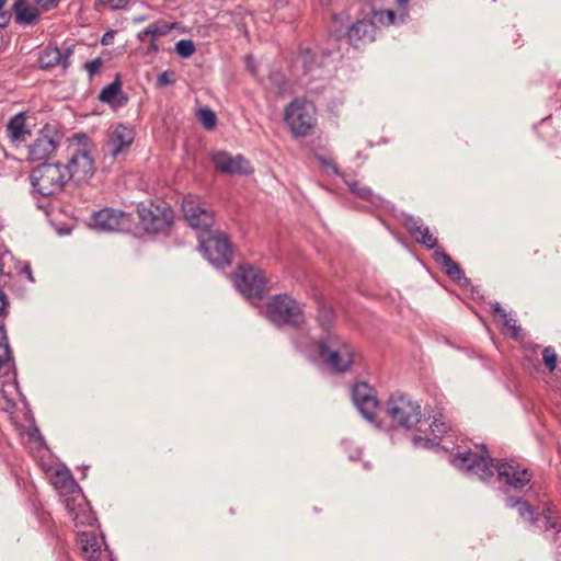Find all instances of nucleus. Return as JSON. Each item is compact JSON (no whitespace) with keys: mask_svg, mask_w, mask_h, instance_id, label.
I'll list each match as a JSON object with an SVG mask.
<instances>
[{"mask_svg":"<svg viewBox=\"0 0 561 561\" xmlns=\"http://www.w3.org/2000/svg\"><path fill=\"white\" fill-rule=\"evenodd\" d=\"M318 353L323 363L335 373L350 370L355 359L354 347L331 333L318 342Z\"/></svg>","mask_w":561,"mask_h":561,"instance_id":"f257e3e1","label":"nucleus"},{"mask_svg":"<svg viewBox=\"0 0 561 561\" xmlns=\"http://www.w3.org/2000/svg\"><path fill=\"white\" fill-rule=\"evenodd\" d=\"M30 179L34 190L42 196L60 193L69 181L60 163L39 164L32 170Z\"/></svg>","mask_w":561,"mask_h":561,"instance_id":"f03ea898","label":"nucleus"},{"mask_svg":"<svg viewBox=\"0 0 561 561\" xmlns=\"http://www.w3.org/2000/svg\"><path fill=\"white\" fill-rule=\"evenodd\" d=\"M265 314L279 327H299L305 321L301 306L288 295L272 296L267 300Z\"/></svg>","mask_w":561,"mask_h":561,"instance_id":"7ed1b4c3","label":"nucleus"},{"mask_svg":"<svg viewBox=\"0 0 561 561\" xmlns=\"http://www.w3.org/2000/svg\"><path fill=\"white\" fill-rule=\"evenodd\" d=\"M386 413L394 426L410 430L420 423L422 408L409 396L394 393L387 401Z\"/></svg>","mask_w":561,"mask_h":561,"instance_id":"20e7f679","label":"nucleus"},{"mask_svg":"<svg viewBox=\"0 0 561 561\" xmlns=\"http://www.w3.org/2000/svg\"><path fill=\"white\" fill-rule=\"evenodd\" d=\"M284 121L294 137H305L316 126V107L304 98L295 99L285 107Z\"/></svg>","mask_w":561,"mask_h":561,"instance_id":"39448f33","label":"nucleus"},{"mask_svg":"<svg viewBox=\"0 0 561 561\" xmlns=\"http://www.w3.org/2000/svg\"><path fill=\"white\" fill-rule=\"evenodd\" d=\"M139 222L150 233L165 232L173 222V210L164 203L146 202L137 206Z\"/></svg>","mask_w":561,"mask_h":561,"instance_id":"423d86ee","label":"nucleus"},{"mask_svg":"<svg viewBox=\"0 0 561 561\" xmlns=\"http://www.w3.org/2000/svg\"><path fill=\"white\" fill-rule=\"evenodd\" d=\"M68 152L69 159L65 172L69 180L80 183L90 179L95 171L90 146L87 142H75L68 147Z\"/></svg>","mask_w":561,"mask_h":561,"instance_id":"0eeeda50","label":"nucleus"},{"mask_svg":"<svg viewBox=\"0 0 561 561\" xmlns=\"http://www.w3.org/2000/svg\"><path fill=\"white\" fill-rule=\"evenodd\" d=\"M453 463L460 470L477 476L481 481H486L494 474L493 460L485 449L481 453H460L453 458Z\"/></svg>","mask_w":561,"mask_h":561,"instance_id":"6e6552de","label":"nucleus"},{"mask_svg":"<svg viewBox=\"0 0 561 561\" xmlns=\"http://www.w3.org/2000/svg\"><path fill=\"white\" fill-rule=\"evenodd\" d=\"M207 237L199 236L201 249L208 261L215 265H227L231 262L232 249L227 236L222 232L206 231Z\"/></svg>","mask_w":561,"mask_h":561,"instance_id":"1a4fd4ad","label":"nucleus"},{"mask_svg":"<svg viewBox=\"0 0 561 561\" xmlns=\"http://www.w3.org/2000/svg\"><path fill=\"white\" fill-rule=\"evenodd\" d=\"M234 284L237 289L248 298H259L267 289L264 273L252 265H241L238 268Z\"/></svg>","mask_w":561,"mask_h":561,"instance_id":"9d476101","label":"nucleus"},{"mask_svg":"<svg viewBox=\"0 0 561 561\" xmlns=\"http://www.w3.org/2000/svg\"><path fill=\"white\" fill-rule=\"evenodd\" d=\"M182 211L187 224L202 231H208L214 225V213L197 195H187L182 202Z\"/></svg>","mask_w":561,"mask_h":561,"instance_id":"9b49d317","label":"nucleus"},{"mask_svg":"<svg viewBox=\"0 0 561 561\" xmlns=\"http://www.w3.org/2000/svg\"><path fill=\"white\" fill-rule=\"evenodd\" d=\"M130 222V215L112 207H105L91 217L90 225L99 231H119Z\"/></svg>","mask_w":561,"mask_h":561,"instance_id":"f8f14e48","label":"nucleus"},{"mask_svg":"<svg viewBox=\"0 0 561 561\" xmlns=\"http://www.w3.org/2000/svg\"><path fill=\"white\" fill-rule=\"evenodd\" d=\"M352 401L359 413L367 420L376 417L378 399L376 391L367 382H356L352 388Z\"/></svg>","mask_w":561,"mask_h":561,"instance_id":"ddd939ff","label":"nucleus"},{"mask_svg":"<svg viewBox=\"0 0 561 561\" xmlns=\"http://www.w3.org/2000/svg\"><path fill=\"white\" fill-rule=\"evenodd\" d=\"M61 496L64 497L66 510L71 515L77 526L92 523V512L79 486Z\"/></svg>","mask_w":561,"mask_h":561,"instance_id":"4468645a","label":"nucleus"},{"mask_svg":"<svg viewBox=\"0 0 561 561\" xmlns=\"http://www.w3.org/2000/svg\"><path fill=\"white\" fill-rule=\"evenodd\" d=\"M59 144V137L54 128H44L28 146L27 160L39 161L50 157Z\"/></svg>","mask_w":561,"mask_h":561,"instance_id":"2eb2a0df","label":"nucleus"},{"mask_svg":"<svg viewBox=\"0 0 561 561\" xmlns=\"http://www.w3.org/2000/svg\"><path fill=\"white\" fill-rule=\"evenodd\" d=\"M496 471L500 481L514 489L524 488L533 478V473L527 468L514 460L499 463Z\"/></svg>","mask_w":561,"mask_h":561,"instance_id":"dca6fc26","label":"nucleus"},{"mask_svg":"<svg viewBox=\"0 0 561 561\" xmlns=\"http://www.w3.org/2000/svg\"><path fill=\"white\" fill-rule=\"evenodd\" d=\"M215 168L226 174H250L253 172L251 163L242 156H232L227 151L211 153Z\"/></svg>","mask_w":561,"mask_h":561,"instance_id":"f3484780","label":"nucleus"},{"mask_svg":"<svg viewBox=\"0 0 561 561\" xmlns=\"http://www.w3.org/2000/svg\"><path fill=\"white\" fill-rule=\"evenodd\" d=\"M135 139V130L125 124H117L110 134L107 141L108 152L116 157L131 146Z\"/></svg>","mask_w":561,"mask_h":561,"instance_id":"a211bd4d","label":"nucleus"},{"mask_svg":"<svg viewBox=\"0 0 561 561\" xmlns=\"http://www.w3.org/2000/svg\"><path fill=\"white\" fill-rule=\"evenodd\" d=\"M376 25L370 21H358L348 30L347 38L355 49H364L375 41Z\"/></svg>","mask_w":561,"mask_h":561,"instance_id":"6ab92c4d","label":"nucleus"},{"mask_svg":"<svg viewBox=\"0 0 561 561\" xmlns=\"http://www.w3.org/2000/svg\"><path fill=\"white\" fill-rule=\"evenodd\" d=\"M77 542L82 557L89 561H95L101 554L104 538L100 537L94 530L79 531L77 534Z\"/></svg>","mask_w":561,"mask_h":561,"instance_id":"aec40b11","label":"nucleus"},{"mask_svg":"<svg viewBox=\"0 0 561 561\" xmlns=\"http://www.w3.org/2000/svg\"><path fill=\"white\" fill-rule=\"evenodd\" d=\"M72 51L71 47H68L65 53H61L58 47L47 46L39 54V67L42 69H48L57 65H61L64 68H68L70 66L69 58L72 55Z\"/></svg>","mask_w":561,"mask_h":561,"instance_id":"412c9836","label":"nucleus"},{"mask_svg":"<svg viewBox=\"0 0 561 561\" xmlns=\"http://www.w3.org/2000/svg\"><path fill=\"white\" fill-rule=\"evenodd\" d=\"M7 136L11 142L19 145L21 142H25L26 139L31 136V130L26 126V116L24 112H20L7 124Z\"/></svg>","mask_w":561,"mask_h":561,"instance_id":"4be33fe9","label":"nucleus"},{"mask_svg":"<svg viewBox=\"0 0 561 561\" xmlns=\"http://www.w3.org/2000/svg\"><path fill=\"white\" fill-rule=\"evenodd\" d=\"M15 22L20 25H33L42 14L30 0H18L14 3Z\"/></svg>","mask_w":561,"mask_h":561,"instance_id":"5701e85b","label":"nucleus"},{"mask_svg":"<svg viewBox=\"0 0 561 561\" xmlns=\"http://www.w3.org/2000/svg\"><path fill=\"white\" fill-rule=\"evenodd\" d=\"M50 483L55 489L59 490L60 495H65L70 490H76L78 483L71 476L70 471L65 468H56L48 471Z\"/></svg>","mask_w":561,"mask_h":561,"instance_id":"b1692460","label":"nucleus"},{"mask_svg":"<svg viewBox=\"0 0 561 561\" xmlns=\"http://www.w3.org/2000/svg\"><path fill=\"white\" fill-rule=\"evenodd\" d=\"M99 100L103 103L117 106H124L127 103L128 99L122 92V82L119 78H116L112 83L101 90Z\"/></svg>","mask_w":561,"mask_h":561,"instance_id":"393cba45","label":"nucleus"},{"mask_svg":"<svg viewBox=\"0 0 561 561\" xmlns=\"http://www.w3.org/2000/svg\"><path fill=\"white\" fill-rule=\"evenodd\" d=\"M435 261L440 265L443 271L446 273L448 277L454 280H459L462 277V271L458 263H456L449 254L445 251H435L434 253Z\"/></svg>","mask_w":561,"mask_h":561,"instance_id":"a878e982","label":"nucleus"},{"mask_svg":"<svg viewBox=\"0 0 561 561\" xmlns=\"http://www.w3.org/2000/svg\"><path fill=\"white\" fill-rule=\"evenodd\" d=\"M492 313L499 317L503 327L507 330L512 337L516 339L519 334L520 328L517 325L516 320L511 313L506 312L499 302L492 305Z\"/></svg>","mask_w":561,"mask_h":561,"instance_id":"bb28decb","label":"nucleus"},{"mask_svg":"<svg viewBox=\"0 0 561 561\" xmlns=\"http://www.w3.org/2000/svg\"><path fill=\"white\" fill-rule=\"evenodd\" d=\"M173 27L174 24H169L164 21H157L149 24L142 32L138 33L137 37L140 41H144L147 36L158 38L169 34Z\"/></svg>","mask_w":561,"mask_h":561,"instance_id":"cd10ccee","label":"nucleus"},{"mask_svg":"<svg viewBox=\"0 0 561 561\" xmlns=\"http://www.w3.org/2000/svg\"><path fill=\"white\" fill-rule=\"evenodd\" d=\"M12 360L11 350L8 343L5 331L0 327V370L3 367H9Z\"/></svg>","mask_w":561,"mask_h":561,"instance_id":"c85d7f7f","label":"nucleus"},{"mask_svg":"<svg viewBox=\"0 0 561 561\" xmlns=\"http://www.w3.org/2000/svg\"><path fill=\"white\" fill-rule=\"evenodd\" d=\"M543 516L547 527L556 530V540L561 539V516L558 512L553 511L551 507H547L543 510Z\"/></svg>","mask_w":561,"mask_h":561,"instance_id":"c756f323","label":"nucleus"},{"mask_svg":"<svg viewBox=\"0 0 561 561\" xmlns=\"http://www.w3.org/2000/svg\"><path fill=\"white\" fill-rule=\"evenodd\" d=\"M507 505L510 507H515L519 514V516L525 520H534V512L531 506L522 500H508Z\"/></svg>","mask_w":561,"mask_h":561,"instance_id":"7c9ffc66","label":"nucleus"},{"mask_svg":"<svg viewBox=\"0 0 561 561\" xmlns=\"http://www.w3.org/2000/svg\"><path fill=\"white\" fill-rule=\"evenodd\" d=\"M431 433L434 435V438L439 439L443 437L448 431L450 430V426L446 423L443 415L433 416V421L430 424Z\"/></svg>","mask_w":561,"mask_h":561,"instance_id":"2f4dec72","label":"nucleus"},{"mask_svg":"<svg viewBox=\"0 0 561 561\" xmlns=\"http://www.w3.org/2000/svg\"><path fill=\"white\" fill-rule=\"evenodd\" d=\"M198 119L201 121L203 126L208 130L213 129L217 123V117L215 113L207 107L201 108L198 111Z\"/></svg>","mask_w":561,"mask_h":561,"instance_id":"473e14b6","label":"nucleus"},{"mask_svg":"<svg viewBox=\"0 0 561 561\" xmlns=\"http://www.w3.org/2000/svg\"><path fill=\"white\" fill-rule=\"evenodd\" d=\"M195 45L191 39H181L175 45V51L183 58H188L195 53Z\"/></svg>","mask_w":561,"mask_h":561,"instance_id":"72a5a7b5","label":"nucleus"},{"mask_svg":"<svg viewBox=\"0 0 561 561\" xmlns=\"http://www.w3.org/2000/svg\"><path fill=\"white\" fill-rule=\"evenodd\" d=\"M414 239L430 249H434L437 245V238L434 237L433 233H431L427 227H424L422 229V232L416 234Z\"/></svg>","mask_w":561,"mask_h":561,"instance_id":"f704fd0d","label":"nucleus"},{"mask_svg":"<svg viewBox=\"0 0 561 561\" xmlns=\"http://www.w3.org/2000/svg\"><path fill=\"white\" fill-rule=\"evenodd\" d=\"M557 353L552 346H547L542 351V360L549 371H553L557 367Z\"/></svg>","mask_w":561,"mask_h":561,"instance_id":"c9c22d12","label":"nucleus"},{"mask_svg":"<svg viewBox=\"0 0 561 561\" xmlns=\"http://www.w3.org/2000/svg\"><path fill=\"white\" fill-rule=\"evenodd\" d=\"M347 185H348L351 192L360 198H368L371 194L370 188L368 186L362 184L359 181L347 182Z\"/></svg>","mask_w":561,"mask_h":561,"instance_id":"e433bc0d","label":"nucleus"},{"mask_svg":"<svg viewBox=\"0 0 561 561\" xmlns=\"http://www.w3.org/2000/svg\"><path fill=\"white\" fill-rule=\"evenodd\" d=\"M404 225L413 237L422 232V229L425 227L419 219L413 217L408 218Z\"/></svg>","mask_w":561,"mask_h":561,"instance_id":"4c0bfd02","label":"nucleus"},{"mask_svg":"<svg viewBox=\"0 0 561 561\" xmlns=\"http://www.w3.org/2000/svg\"><path fill=\"white\" fill-rule=\"evenodd\" d=\"M41 13L56 8L60 0H31Z\"/></svg>","mask_w":561,"mask_h":561,"instance_id":"58836bf2","label":"nucleus"},{"mask_svg":"<svg viewBox=\"0 0 561 561\" xmlns=\"http://www.w3.org/2000/svg\"><path fill=\"white\" fill-rule=\"evenodd\" d=\"M102 67V60L100 58H95L89 60L84 64V69L87 70L90 77H93Z\"/></svg>","mask_w":561,"mask_h":561,"instance_id":"ea45409f","label":"nucleus"},{"mask_svg":"<svg viewBox=\"0 0 561 561\" xmlns=\"http://www.w3.org/2000/svg\"><path fill=\"white\" fill-rule=\"evenodd\" d=\"M175 82L174 72L173 71H163L158 77V84L161 87L170 85Z\"/></svg>","mask_w":561,"mask_h":561,"instance_id":"a19ab883","label":"nucleus"},{"mask_svg":"<svg viewBox=\"0 0 561 561\" xmlns=\"http://www.w3.org/2000/svg\"><path fill=\"white\" fill-rule=\"evenodd\" d=\"M333 320V311L331 309H322L319 316V321L322 327H329Z\"/></svg>","mask_w":561,"mask_h":561,"instance_id":"79ce46f5","label":"nucleus"},{"mask_svg":"<svg viewBox=\"0 0 561 561\" xmlns=\"http://www.w3.org/2000/svg\"><path fill=\"white\" fill-rule=\"evenodd\" d=\"M396 13L392 10H385L379 13V21L386 24H393Z\"/></svg>","mask_w":561,"mask_h":561,"instance_id":"37998d69","label":"nucleus"},{"mask_svg":"<svg viewBox=\"0 0 561 561\" xmlns=\"http://www.w3.org/2000/svg\"><path fill=\"white\" fill-rule=\"evenodd\" d=\"M129 0H101L102 3L108 5L110 8L117 10L124 8Z\"/></svg>","mask_w":561,"mask_h":561,"instance_id":"c03bdc74","label":"nucleus"},{"mask_svg":"<svg viewBox=\"0 0 561 561\" xmlns=\"http://www.w3.org/2000/svg\"><path fill=\"white\" fill-rule=\"evenodd\" d=\"M8 306V300L4 293L0 289V317L5 313V308Z\"/></svg>","mask_w":561,"mask_h":561,"instance_id":"a18cd8bd","label":"nucleus"},{"mask_svg":"<svg viewBox=\"0 0 561 561\" xmlns=\"http://www.w3.org/2000/svg\"><path fill=\"white\" fill-rule=\"evenodd\" d=\"M245 64H247V69L253 75L255 76L256 75V69H255V65H254V60L251 56H247L245 57Z\"/></svg>","mask_w":561,"mask_h":561,"instance_id":"49530a36","label":"nucleus"},{"mask_svg":"<svg viewBox=\"0 0 561 561\" xmlns=\"http://www.w3.org/2000/svg\"><path fill=\"white\" fill-rule=\"evenodd\" d=\"M113 39H114V32L113 31H110V32H106L102 39H101V43L103 45H111L113 43Z\"/></svg>","mask_w":561,"mask_h":561,"instance_id":"de8ad7c7","label":"nucleus"},{"mask_svg":"<svg viewBox=\"0 0 561 561\" xmlns=\"http://www.w3.org/2000/svg\"><path fill=\"white\" fill-rule=\"evenodd\" d=\"M9 21H10V15L0 14V27L7 26Z\"/></svg>","mask_w":561,"mask_h":561,"instance_id":"09e8293b","label":"nucleus"},{"mask_svg":"<svg viewBox=\"0 0 561 561\" xmlns=\"http://www.w3.org/2000/svg\"><path fill=\"white\" fill-rule=\"evenodd\" d=\"M149 50L150 51H158L159 50V45L157 44V38L151 37Z\"/></svg>","mask_w":561,"mask_h":561,"instance_id":"8fccbe9b","label":"nucleus"},{"mask_svg":"<svg viewBox=\"0 0 561 561\" xmlns=\"http://www.w3.org/2000/svg\"><path fill=\"white\" fill-rule=\"evenodd\" d=\"M419 443H424L425 445H427L428 443H431V440L430 439H423L421 437L414 438V444L417 445Z\"/></svg>","mask_w":561,"mask_h":561,"instance_id":"3c124183","label":"nucleus"},{"mask_svg":"<svg viewBox=\"0 0 561 561\" xmlns=\"http://www.w3.org/2000/svg\"><path fill=\"white\" fill-rule=\"evenodd\" d=\"M7 1L8 0H0V14H5V12H2V9L7 4ZM7 15H9V14L7 13Z\"/></svg>","mask_w":561,"mask_h":561,"instance_id":"603ef678","label":"nucleus"},{"mask_svg":"<svg viewBox=\"0 0 561 561\" xmlns=\"http://www.w3.org/2000/svg\"><path fill=\"white\" fill-rule=\"evenodd\" d=\"M398 4L402 8H404L408 3V0H397Z\"/></svg>","mask_w":561,"mask_h":561,"instance_id":"864d4df0","label":"nucleus"},{"mask_svg":"<svg viewBox=\"0 0 561 561\" xmlns=\"http://www.w3.org/2000/svg\"><path fill=\"white\" fill-rule=\"evenodd\" d=\"M330 0H321L322 3H328Z\"/></svg>","mask_w":561,"mask_h":561,"instance_id":"5fc2aeb1","label":"nucleus"}]
</instances>
